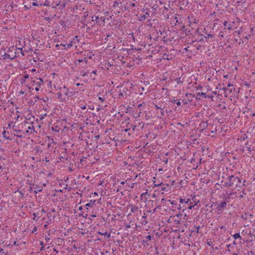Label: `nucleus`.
Segmentation results:
<instances>
[{
	"instance_id": "obj_1",
	"label": "nucleus",
	"mask_w": 255,
	"mask_h": 255,
	"mask_svg": "<svg viewBox=\"0 0 255 255\" xmlns=\"http://www.w3.org/2000/svg\"><path fill=\"white\" fill-rule=\"evenodd\" d=\"M109 15V12L108 11L98 10L92 17L91 20L96 23L103 26L105 25L106 20H109L110 18L111 17V16H110V17H108L107 16Z\"/></svg>"
},
{
	"instance_id": "obj_2",
	"label": "nucleus",
	"mask_w": 255,
	"mask_h": 255,
	"mask_svg": "<svg viewBox=\"0 0 255 255\" xmlns=\"http://www.w3.org/2000/svg\"><path fill=\"white\" fill-rule=\"evenodd\" d=\"M67 0H46L45 6H51L53 8L59 7L62 9L65 6Z\"/></svg>"
},
{
	"instance_id": "obj_3",
	"label": "nucleus",
	"mask_w": 255,
	"mask_h": 255,
	"mask_svg": "<svg viewBox=\"0 0 255 255\" xmlns=\"http://www.w3.org/2000/svg\"><path fill=\"white\" fill-rule=\"evenodd\" d=\"M142 11L145 13L140 14V16L138 17V20L139 21H142L146 19L149 16L151 12L149 8H143Z\"/></svg>"
},
{
	"instance_id": "obj_4",
	"label": "nucleus",
	"mask_w": 255,
	"mask_h": 255,
	"mask_svg": "<svg viewBox=\"0 0 255 255\" xmlns=\"http://www.w3.org/2000/svg\"><path fill=\"white\" fill-rule=\"evenodd\" d=\"M135 6V3L134 2H131L130 1H127L123 6L122 8H120L122 10H127L129 8H131Z\"/></svg>"
},
{
	"instance_id": "obj_5",
	"label": "nucleus",
	"mask_w": 255,
	"mask_h": 255,
	"mask_svg": "<svg viewBox=\"0 0 255 255\" xmlns=\"http://www.w3.org/2000/svg\"><path fill=\"white\" fill-rule=\"evenodd\" d=\"M236 177L234 175L228 176V181L225 183V186L231 187L233 185L236 181Z\"/></svg>"
},
{
	"instance_id": "obj_6",
	"label": "nucleus",
	"mask_w": 255,
	"mask_h": 255,
	"mask_svg": "<svg viewBox=\"0 0 255 255\" xmlns=\"http://www.w3.org/2000/svg\"><path fill=\"white\" fill-rule=\"evenodd\" d=\"M170 7V5H168V6H164L162 8L160 9V10L162 12V14L164 15V17L166 19H168L169 17V14L166 13V11L168 10L169 8Z\"/></svg>"
},
{
	"instance_id": "obj_7",
	"label": "nucleus",
	"mask_w": 255,
	"mask_h": 255,
	"mask_svg": "<svg viewBox=\"0 0 255 255\" xmlns=\"http://www.w3.org/2000/svg\"><path fill=\"white\" fill-rule=\"evenodd\" d=\"M95 202L96 200H91L85 205V207L86 208L87 212L89 210V208H94L96 206Z\"/></svg>"
},
{
	"instance_id": "obj_8",
	"label": "nucleus",
	"mask_w": 255,
	"mask_h": 255,
	"mask_svg": "<svg viewBox=\"0 0 255 255\" xmlns=\"http://www.w3.org/2000/svg\"><path fill=\"white\" fill-rule=\"evenodd\" d=\"M64 97H66V101L68 100V98L73 96L72 92L70 91L68 89H66V91L64 94Z\"/></svg>"
},
{
	"instance_id": "obj_9",
	"label": "nucleus",
	"mask_w": 255,
	"mask_h": 255,
	"mask_svg": "<svg viewBox=\"0 0 255 255\" xmlns=\"http://www.w3.org/2000/svg\"><path fill=\"white\" fill-rule=\"evenodd\" d=\"M57 95L59 102L66 101V97H64V96L62 94L61 92L57 93Z\"/></svg>"
},
{
	"instance_id": "obj_10",
	"label": "nucleus",
	"mask_w": 255,
	"mask_h": 255,
	"mask_svg": "<svg viewBox=\"0 0 255 255\" xmlns=\"http://www.w3.org/2000/svg\"><path fill=\"white\" fill-rule=\"evenodd\" d=\"M44 4H46V0L44 1H36L35 2H33L32 4L33 6H41V5H45Z\"/></svg>"
},
{
	"instance_id": "obj_11",
	"label": "nucleus",
	"mask_w": 255,
	"mask_h": 255,
	"mask_svg": "<svg viewBox=\"0 0 255 255\" xmlns=\"http://www.w3.org/2000/svg\"><path fill=\"white\" fill-rule=\"evenodd\" d=\"M33 188L34 189V193L36 194L42 190V188L38 185H33Z\"/></svg>"
},
{
	"instance_id": "obj_12",
	"label": "nucleus",
	"mask_w": 255,
	"mask_h": 255,
	"mask_svg": "<svg viewBox=\"0 0 255 255\" xmlns=\"http://www.w3.org/2000/svg\"><path fill=\"white\" fill-rule=\"evenodd\" d=\"M226 205H227V202H226L223 201V202H221V203H220L218 205V206L217 207L218 210H222V209H223L225 207H226Z\"/></svg>"
},
{
	"instance_id": "obj_13",
	"label": "nucleus",
	"mask_w": 255,
	"mask_h": 255,
	"mask_svg": "<svg viewBox=\"0 0 255 255\" xmlns=\"http://www.w3.org/2000/svg\"><path fill=\"white\" fill-rule=\"evenodd\" d=\"M33 82L35 83L36 87H35L34 89L36 91H38L39 90V89L42 85V82H35V81H33Z\"/></svg>"
},
{
	"instance_id": "obj_14",
	"label": "nucleus",
	"mask_w": 255,
	"mask_h": 255,
	"mask_svg": "<svg viewBox=\"0 0 255 255\" xmlns=\"http://www.w3.org/2000/svg\"><path fill=\"white\" fill-rule=\"evenodd\" d=\"M97 234H98L100 235L106 236L108 238L111 237V233H108L107 232H101L100 231H97Z\"/></svg>"
},
{
	"instance_id": "obj_15",
	"label": "nucleus",
	"mask_w": 255,
	"mask_h": 255,
	"mask_svg": "<svg viewBox=\"0 0 255 255\" xmlns=\"http://www.w3.org/2000/svg\"><path fill=\"white\" fill-rule=\"evenodd\" d=\"M9 133L8 132L5 131V130H3L2 132V136L6 139H10L11 140V139L10 138L9 135Z\"/></svg>"
},
{
	"instance_id": "obj_16",
	"label": "nucleus",
	"mask_w": 255,
	"mask_h": 255,
	"mask_svg": "<svg viewBox=\"0 0 255 255\" xmlns=\"http://www.w3.org/2000/svg\"><path fill=\"white\" fill-rule=\"evenodd\" d=\"M199 202V200H198V201L194 200V204L192 202H190V205L188 207V209H190V210L192 209L195 206H196V205H197L198 204Z\"/></svg>"
},
{
	"instance_id": "obj_17",
	"label": "nucleus",
	"mask_w": 255,
	"mask_h": 255,
	"mask_svg": "<svg viewBox=\"0 0 255 255\" xmlns=\"http://www.w3.org/2000/svg\"><path fill=\"white\" fill-rule=\"evenodd\" d=\"M113 6L115 8L119 7H121V8H122L123 5H122L121 2H118V1L116 0L114 2Z\"/></svg>"
},
{
	"instance_id": "obj_18",
	"label": "nucleus",
	"mask_w": 255,
	"mask_h": 255,
	"mask_svg": "<svg viewBox=\"0 0 255 255\" xmlns=\"http://www.w3.org/2000/svg\"><path fill=\"white\" fill-rule=\"evenodd\" d=\"M27 133H32L34 132V128L33 126H29L27 127V129L26 131Z\"/></svg>"
},
{
	"instance_id": "obj_19",
	"label": "nucleus",
	"mask_w": 255,
	"mask_h": 255,
	"mask_svg": "<svg viewBox=\"0 0 255 255\" xmlns=\"http://www.w3.org/2000/svg\"><path fill=\"white\" fill-rule=\"evenodd\" d=\"M161 190L162 191H167L168 190V188H169V186L168 185H163L162 184V185H161Z\"/></svg>"
},
{
	"instance_id": "obj_20",
	"label": "nucleus",
	"mask_w": 255,
	"mask_h": 255,
	"mask_svg": "<svg viewBox=\"0 0 255 255\" xmlns=\"http://www.w3.org/2000/svg\"><path fill=\"white\" fill-rule=\"evenodd\" d=\"M190 201L189 199H188L186 201L185 199H183L182 198H180L179 200V202L181 204H182L183 203H185L186 204H188L189 202Z\"/></svg>"
},
{
	"instance_id": "obj_21",
	"label": "nucleus",
	"mask_w": 255,
	"mask_h": 255,
	"mask_svg": "<svg viewBox=\"0 0 255 255\" xmlns=\"http://www.w3.org/2000/svg\"><path fill=\"white\" fill-rule=\"evenodd\" d=\"M197 94L198 96L204 97L205 98H207V96L206 95V93H203V92H198L197 93Z\"/></svg>"
},
{
	"instance_id": "obj_22",
	"label": "nucleus",
	"mask_w": 255,
	"mask_h": 255,
	"mask_svg": "<svg viewBox=\"0 0 255 255\" xmlns=\"http://www.w3.org/2000/svg\"><path fill=\"white\" fill-rule=\"evenodd\" d=\"M200 227V226H194L195 230H193L192 232H196V233H198Z\"/></svg>"
},
{
	"instance_id": "obj_23",
	"label": "nucleus",
	"mask_w": 255,
	"mask_h": 255,
	"mask_svg": "<svg viewBox=\"0 0 255 255\" xmlns=\"http://www.w3.org/2000/svg\"><path fill=\"white\" fill-rule=\"evenodd\" d=\"M233 237H234L235 239H238V238H241V236H240V233H236V234H235L233 236Z\"/></svg>"
},
{
	"instance_id": "obj_24",
	"label": "nucleus",
	"mask_w": 255,
	"mask_h": 255,
	"mask_svg": "<svg viewBox=\"0 0 255 255\" xmlns=\"http://www.w3.org/2000/svg\"><path fill=\"white\" fill-rule=\"evenodd\" d=\"M79 63L80 62H82L83 61H84L85 62V63H87L88 62V60L86 58H85L84 59H78L77 60Z\"/></svg>"
},
{
	"instance_id": "obj_25",
	"label": "nucleus",
	"mask_w": 255,
	"mask_h": 255,
	"mask_svg": "<svg viewBox=\"0 0 255 255\" xmlns=\"http://www.w3.org/2000/svg\"><path fill=\"white\" fill-rule=\"evenodd\" d=\"M73 45V41H71L69 44H67V48H70Z\"/></svg>"
},
{
	"instance_id": "obj_26",
	"label": "nucleus",
	"mask_w": 255,
	"mask_h": 255,
	"mask_svg": "<svg viewBox=\"0 0 255 255\" xmlns=\"http://www.w3.org/2000/svg\"><path fill=\"white\" fill-rule=\"evenodd\" d=\"M236 177V181L237 180V185L238 186L241 184V180L240 179V178H239L238 177Z\"/></svg>"
},
{
	"instance_id": "obj_27",
	"label": "nucleus",
	"mask_w": 255,
	"mask_h": 255,
	"mask_svg": "<svg viewBox=\"0 0 255 255\" xmlns=\"http://www.w3.org/2000/svg\"><path fill=\"white\" fill-rule=\"evenodd\" d=\"M147 190H146V192H143L142 193H141V195H140V197L141 198H143L144 196H145L147 194Z\"/></svg>"
},
{
	"instance_id": "obj_28",
	"label": "nucleus",
	"mask_w": 255,
	"mask_h": 255,
	"mask_svg": "<svg viewBox=\"0 0 255 255\" xmlns=\"http://www.w3.org/2000/svg\"><path fill=\"white\" fill-rule=\"evenodd\" d=\"M90 216L92 218H95L97 217V215L96 213L92 211V214L90 215Z\"/></svg>"
},
{
	"instance_id": "obj_29",
	"label": "nucleus",
	"mask_w": 255,
	"mask_h": 255,
	"mask_svg": "<svg viewBox=\"0 0 255 255\" xmlns=\"http://www.w3.org/2000/svg\"><path fill=\"white\" fill-rule=\"evenodd\" d=\"M47 115L46 114H42L40 117V120H42V119H44L45 118V117H46V116Z\"/></svg>"
},
{
	"instance_id": "obj_30",
	"label": "nucleus",
	"mask_w": 255,
	"mask_h": 255,
	"mask_svg": "<svg viewBox=\"0 0 255 255\" xmlns=\"http://www.w3.org/2000/svg\"><path fill=\"white\" fill-rule=\"evenodd\" d=\"M60 46H62L63 47L62 49H67V44H60Z\"/></svg>"
},
{
	"instance_id": "obj_31",
	"label": "nucleus",
	"mask_w": 255,
	"mask_h": 255,
	"mask_svg": "<svg viewBox=\"0 0 255 255\" xmlns=\"http://www.w3.org/2000/svg\"><path fill=\"white\" fill-rule=\"evenodd\" d=\"M162 185V183H154V186L155 187H159L160 186H161Z\"/></svg>"
},
{
	"instance_id": "obj_32",
	"label": "nucleus",
	"mask_w": 255,
	"mask_h": 255,
	"mask_svg": "<svg viewBox=\"0 0 255 255\" xmlns=\"http://www.w3.org/2000/svg\"><path fill=\"white\" fill-rule=\"evenodd\" d=\"M45 240L46 243H48L50 241V238L47 237V236H45Z\"/></svg>"
},
{
	"instance_id": "obj_33",
	"label": "nucleus",
	"mask_w": 255,
	"mask_h": 255,
	"mask_svg": "<svg viewBox=\"0 0 255 255\" xmlns=\"http://www.w3.org/2000/svg\"><path fill=\"white\" fill-rule=\"evenodd\" d=\"M158 7L157 6V4H154L152 6V8L153 9H154L155 10H156L157 8Z\"/></svg>"
},
{
	"instance_id": "obj_34",
	"label": "nucleus",
	"mask_w": 255,
	"mask_h": 255,
	"mask_svg": "<svg viewBox=\"0 0 255 255\" xmlns=\"http://www.w3.org/2000/svg\"><path fill=\"white\" fill-rule=\"evenodd\" d=\"M81 75L82 77H85L87 76V73L86 72H82Z\"/></svg>"
},
{
	"instance_id": "obj_35",
	"label": "nucleus",
	"mask_w": 255,
	"mask_h": 255,
	"mask_svg": "<svg viewBox=\"0 0 255 255\" xmlns=\"http://www.w3.org/2000/svg\"><path fill=\"white\" fill-rule=\"evenodd\" d=\"M146 239L148 240V241H150L151 240V237L150 235H148L146 237Z\"/></svg>"
},
{
	"instance_id": "obj_36",
	"label": "nucleus",
	"mask_w": 255,
	"mask_h": 255,
	"mask_svg": "<svg viewBox=\"0 0 255 255\" xmlns=\"http://www.w3.org/2000/svg\"><path fill=\"white\" fill-rule=\"evenodd\" d=\"M23 78L24 79H27L29 78V75L28 74H25L24 76H23Z\"/></svg>"
},
{
	"instance_id": "obj_37",
	"label": "nucleus",
	"mask_w": 255,
	"mask_h": 255,
	"mask_svg": "<svg viewBox=\"0 0 255 255\" xmlns=\"http://www.w3.org/2000/svg\"><path fill=\"white\" fill-rule=\"evenodd\" d=\"M176 105L178 106H180L181 105V102L178 100L177 102H176Z\"/></svg>"
},
{
	"instance_id": "obj_38",
	"label": "nucleus",
	"mask_w": 255,
	"mask_h": 255,
	"mask_svg": "<svg viewBox=\"0 0 255 255\" xmlns=\"http://www.w3.org/2000/svg\"><path fill=\"white\" fill-rule=\"evenodd\" d=\"M131 127L132 130H134L135 129L136 127V126L132 125Z\"/></svg>"
},
{
	"instance_id": "obj_39",
	"label": "nucleus",
	"mask_w": 255,
	"mask_h": 255,
	"mask_svg": "<svg viewBox=\"0 0 255 255\" xmlns=\"http://www.w3.org/2000/svg\"><path fill=\"white\" fill-rule=\"evenodd\" d=\"M92 74L96 75L97 73V70H93L91 72Z\"/></svg>"
},
{
	"instance_id": "obj_40",
	"label": "nucleus",
	"mask_w": 255,
	"mask_h": 255,
	"mask_svg": "<svg viewBox=\"0 0 255 255\" xmlns=\"http://www.w3.org/2000/svg\"><path fill=\"white\" fill-rule=\"evenodd\" d=\"M81 108L82 109V110H85L86 109V106L85 105L83 106H82L81 107Z\"/></svg>"
},
{
	"instance_id": "obj_41",
	"label": "nucleus",
	"mask_w": 255,
	"mask_h": 255,
	"mask_svg": "<svg viewBox=\"0 0 255 255\" xmlns=\"http://www.w3.org/2000/svg\"><path fill=\"white\" fill-rule=\"evenodd\" d=\"M248 150L249 152H251L252 151V149L251 147H248Z\"/></svg>"
},
{
	"instance_id": "obj_42",
	"label": "nucleus",
	"mask_w": 255,
	"mask_h": 255,
	"mask_svg": "<svg viewBox=\"0 0 255 255\" xmlns=\"http://www.w3.org/2000/svg\"><path fill=\"white\" fill-rule=\"evenodd\" d=\"M13 245H14L15 246H18V244H17L16 241L13 242Z\"/></svg>"
},
{
	"instance_id": "obj_43",
	"label": "nucleus",
	"mask_w": 255,
	"mask_h": 255,
	"mask_svg": "<svg viewBox=\"0 0 255 255\" xmlns=\"http://www.w3.org/2000/svg\"><path fill=\"white\" fill-rule=\"evenodd\" d=\"M99 99L102 102L104 101V99L102 97H99Z\"/></svg>"
},
{
	"instance_id": "obj_44",
	"label": "nucleus",
	"mask_w": 255,
	"mask_h": 255,
	"mask_svg": "<svg viewBox=\"0 0 255 255\" xmlns=\"http://www.w3.org/2000/svg\"><path fill=\"white\" fill-rule=\"evenodd\" d=\"M43 250H44V247L43 246H41V247L40 249V251H42Z\"/></svg>"
},
{
	"instance_id": "obj_45",
	"label": "nucleus",
	"mask_w": 255,
	"mask_h": 255,
	"mask_svg": "<svg viewBox=\"0 0 255 255\" xmlns=\"http://www.w3.org/2000/svg\"><path fill=\"white\" fill-rule=\"evenodd\" d=\"M227 21H225L224 22V25L225 26V27H227Z\"/></svg>"
},
{
	"instance_id": "obj_46",
	"label": "nucleus",
	"mask_w": 255,
	"mask_h": 255,
	"mask_svg": "<svg viewBox=\"0 0 255 255\" xmlns=\"http://www.w3.org/2000/svg\"><path fill=\"white\" fill-rule=\"evenodd\" d=\"M37 230V228L36 227H34L33 231H32V233H34L35 231H36Z\"/></svg>"
},
{
	"instance_id": "obj_47",
	"label": "nucleus",
	"mask_w": 255,
	"mask_h": 255,
	"mask_svg": "<svg viewBox=\"0 0 255 255\" xmlns=\"http://www.w3.org/2000/svg\"><path fill=\"white\" fill-rule=\"evenodd\" d=\"M39 82H42V85L43 83V80L41 78H39Z\"/></svg>"
},
{
	"instance_id": "obj_48",
	"label": "nucleus",
	"mask_w": 255,
	"mask_h": 255,
	"mask_svg": "<svg viewBox=\"0 0 255 255\" xmlns=\"http://www.w3.org/2000/svg\"><path fill=\"white\" fill-rule=\"evenodd\" d=\"M40 245L41 246H43L44 247V243L43 242H40Z\"/></svg>"
},
{
	"instance_id": "obj_49",
	"label": "nucleus",
	"mask_w": 255,
	"mask_h": 255,
	"mask_svg": "<svg viewBox=\"0 0 255 255\" xmlns=\"http://www.w3.org/2000/svg\"><path fill=\"white\" fill-rule=\"evenodd\" d=\"M75 39H76L78 42L79 41L78 36H76L75 37Z\"/></svg>"
},
{
	"instance_id": "obj_50",
	"label": "nucleus",
	"mask_w": 255,
	"mask_h": 255,
	"mask_svg": "<svg viewBox=\"0 0 255 255\" xmlns=\"http://www.w3.org/2000/svg\"><path fill=\"white\" fill-rule=\"evenodd\" d=\"M159 3H160V4H164L162 0H160V1H159Z\"/></svg>"
},
{
	"instance_id": "obj_51",
	"label": "nucleus",
	"mask_w": 255,
	"mask_h": 255,
	"mask_svg": "<svg viewBox=\"0 0 255 255\" xmlns=\"http://www.w3.org/2000/svg\"><path fill=\"white\" fill-rule=\"evenodd\" d=\"M82 209H83V207H82V206H80V207H79V210H82Z\"/></svg>"
},
{
	"instance_id": "obj_52",
	"label": "nucleus",
	"mask_w": 255,
	"mask_h": 255,
	"mask_svg": "<svg viewBox=\"0 0 255 255\" xmlns=\"http://www.w3.org/2000/svg\"><path fill=\"white\" fill-rule=\"evenodd\" d=\"M130 129V128H127V129H125V130L126 132H127Z\"/></svg>"
},
{
	"instance_id": "obj_53",
	"label": "nucleus",
	"mask_w": 255,
	"mask_h": 255,
	"mask_svg": "<svg viewBox=\"0 0 255 255\" xmlns=\"http://www.w3.org/2000/svg\"><path fill=\"white\" fill-rule=\"evenodd\" d=\"M125 181H122V182H121V184H122V185L125 184Z\"/></svg>"
},
{
	"instance_id": "obj_54",
	"label": "nucleus",
	"mask_w": 255,
	"mask_h": 255,
	"mask_svg": "<svg viewBox=\"0 0 255 255\" xmlns=\"http://www.w3.org/2000/svg\"><path fill=\"white\" fill-rule=\"evenodd\" d=\"M224 77L225 78H227L228 77V75H224Z\"/></svg>"
},
{
	"instance_id": "obj_55",
	"label": "nucleus",
	"mask_w": 255,
	"mask_h": 255,
	"mask_svg": "<svg viewBox=\"0 0 255 255\" xmlns=\"http://www.w3.org/2000/svg\"><path fill=\"white\" fill-rule=\"evenodd\" d=\"M156 210V208H155V209H153L152 212L153 213V212H155Z\"/></svg>"
},
{
	"instance_id": "obj_56",
	"label": "nucleus",
	"mask_w": 255,
	"mask_h": 255,
	"mask_svg": "<svg viewBox=\"0 0 255 255\" xmlns=\"http://www.w3.org/2000/svg\"><path fill=\"white\" fill-rule=\"evenodd\" d=\"M33 215L34 216V218H33V220H34L35 218L36 217L35 214L34 213H33Z\"/></svg>"
},
{
	"instance_id": "obj_57",
	"label": "nucleus",
	"mask_w": 255,
	"mask_h": 255,
	"mask_svg": "<svg viewBox=\"0 0 255 255\" xmlns=\"http://www.w3.org/2000/svg\"><path fill=\"white\" fill-rule=\"evenodd\" d=\"M252 117H255V113H253L252 114Z\"/></svg>"
},
{
	"instance_id": "obj_58",
	"label": "nucleus",
	"mask_w": 255,
	"mask_h": 255,
	"mask_svg": "<svg viewBox=\"0 0 255 255\" xmlns=\"http://www.w3.org/2000/svg\"><path fill=\"white\" fill-rule=\"evenodd\" d=\"M227 29L230 30L231 29V27L230 26H229L227 27Z\"/></svg>"
},
{
	"instance_id": "obj_59",
	"label": "nucleus",
	"mask_w": 255,
	"mask_h": 255,
	"mask_svg": "<svg viewBox=\"0 0 255 255\" xmlns=\"http://www.w3.org/2000/svg\"><path fill=\"white\" fill-rule=\"evenodd\" d=\"M208 37H212L211 34H208Z\"/></svg>"
},
{
	"instance_id": "obj_60",
	"label": "nucleus",
	"mask_w": 255,
	"mask_h": 255,
	"mask_svg": "<svg viewBox=\"0 0 255 255\" xmlns=\"http://www.w3.org/2000/svg\"><path fill=\"white\" fill-rule=\"evenodd\" d=\"M231 86V84H228V87H230Z\"/></svg>"
},
{
	"instance_id": "obj_61",
	"label": "nucleus",
	"mask_w": 255,
	"mask_h": 255,
	"mask_svg": "<svg viewBox=\"0 0 255 255\" xmlns=\"http://www.w3.org/2000/svg\"><path fill=\"white\" fill-rule=\"evenodd\" d=\"M207 244H208L209 246H211V244H210L209 242H208V243H207Z\"/></svg>"
},
{
	"instance_id": "obj_62",
	"label": "nucleus",
	"mask_w": 255,
	"mask_h": 255,
	"mask_svg": "<svg viewBox=\"0 0 255 255\" xmlns=\"http://www.w3.org/2000/svg\"><path fill=\"white\" fill-rule=\"evenodd\" d=\"M241 1V2L242 1H245L246 0H240Z\"/></svg>"
},
{
	"instance_id": "obj_63",
	"label": "nucleus",
	"mask_w": 255,
	"mask_h": 255,
	"mask_svg": "<svg viewBox=\"0 0 255 255\" xmlns=\"http://www.w3.org/2000/svg\"><path fill=\"white\" fill-rule=\"evenodd\" d=\"M80 85V83H77V84H76V85H77V86H79Z\"/></svg>"
},
{
	"instance_id": "obj_64",
	"label": "nucleus",
	"mask_w": 255,
	"mask_h": 255,
	"mask_svg": "<svg viewBox=\"0 0 255 255\" xmlns=\"http://www.w3.org/2000/svg\"><path fill=\"white\" fill-rule=\"evenodd\" d=\"M156 108H157V109H158L159 108L157 105H156Z\"/></svg>"
}]
</instances>
